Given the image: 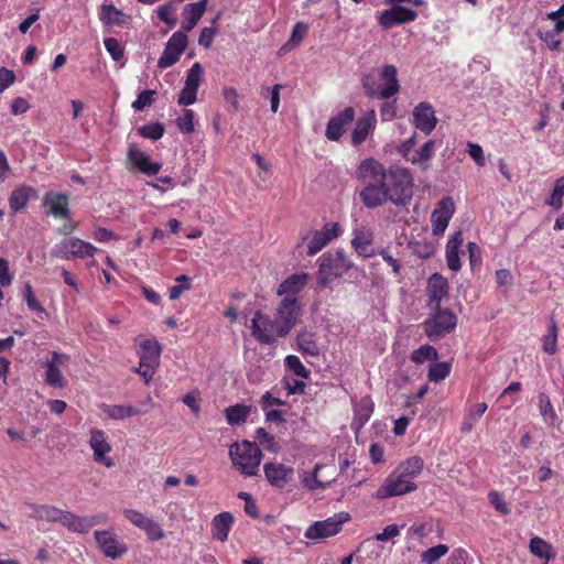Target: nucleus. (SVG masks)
Listing matches in <instances>:
<instances>
[{"label":"nucleus","instance_id":"1","mask_svg":"<svg viewBox=\"0 0 564 564\" xmlns=\"http://www.w3.org/2000/svg\"><path fill=\"white\" fill-rule=\"evenodd\" d=\"M358 176L365 186L359 193L361 203L370 209L391 202L405 206L413 195V177L406 167L391 165L384 167L379 161L368 158L358 167Z\"/></svg>","mask_w":564,"mask_h":564},{"label":"nucleus","instance_id":"2","mask_svg":"<svg viewBox=\"0 0 564 564\" xmlns=\"http://www.w3.org/2000/svg\"><path fill=\"white\" fill-rule=\"evenodd\" d=\"M397 73L395 66L384 65L378 79L372 75L364 76L362 87L365 94L368 97L379 99H388L394 96L400 89Z\"/></svg>","mask_w":564,"mask_h":564},{"label":"nucleus","instance_id":"3","mask_svg":"<svg viewBox=\"0 0 564 564\" xmlns=\"http://www.w3.org/2000/svg\"><path fill=\"white\" fill-rule=\"evenodd\" d=\"M317 283L322 288H328L333 280L343 276L352 268V262L341 251L324 253L319 259Z\"/></svg>","mask_w":564,"mask_h":564},{"label":"nucleus","instance_id":"4","mask_svg":"<svg viewBox=\"0 0 564 564\" xmlns=\"http://www.w3.org/2000/svg\"><path fill=\"white\" fill-rule=\"evenodd\" d=\"M232 465L246 476H256L262 459V453L256 443L243 441L229 448Z\"/></svg>","mask_w":564,"mask_h":564},{"label":"nucleus","instance_id":"5","mask_svg":"<svg viewBox=\"0 0 564 564\" xmlns=\"http://www.w3.org/2000/svg\"><path fill=\"white\" fill-rule=\"evenodd\" d=\"M349 520L348 512L335 513L325 520L313 522L305 530L304 536L314 543L324 542L326 539L337 535Z\"/></svg>","mask_w":564,"mask_h":564},{"label":"nucleus","instance_id":"6","mask_svg":"<svg viewBox=\"0 0 564 564\" xmlns=\"http://www.w3.org/2000/svg\"><path fill=\"white\" fill-rule=\"evenodd\" d=\"M435 312L423 323L425 335L440 339L456 328L457 316L448 308L434 307Z\"/></svg>","mask_w":564,"mask_h":564},{"label":"nucleus","instance_id":"7","mask_svg":"<svg viewBox=\"0 0 564 564\" xmlns=\"http://www.w3.org/2000/svg\"><path fill=\"white\" fill-rule=\"evenodd\" d=\"M98 249L91 243L76 237H68L61 240L52 249V256L64 259H85L93 257Z\"/></svg>","mask_w":564,"mask_h":564},{"label":"nucleus","instance_id":"8","mask_svg":"<svg viewBox=\"0 0 564 564\" xmlns=\"http://www.w3.org/2000/svg\"><path fill=\"white\" fill-rule=\"evenodd\" d=\"M250 328L252 336L264 345H271L275 343L276 338L286 336L280 333L279 323L275 318L272 319L261 311L254 313Z\"/></svg>","mask_w":564,"mask_h":564},{"label":"nucleus","instance_id":"9","mask_svg":"<svg viewBox=\"0 0 564 564\" xmlns=\"http://www.w3.org/2000/svg\"><path fill=\"white\" fill-rule=\"evenodd\" d=\"M25 507L30 510L29 516L31 518L47 522H58L73 531L74 513L51 505L26 502Z\"/></svg>","mask_w":564,"mask_h":564},{"label":"nucleus","instance_id":"10","mask_svg":"<svg viewBox=\"0 0 564 564\" xmlns=\"http://www.w3.org/2000/svg\"><path fill=\"white\" fill-rule=\"evenodd\" d=\"M417 488L414 481L406 480L394 469L384 479L377 489L375 498L379 500L388 499L395 496H402L415 491Z\"/></svg>","mask_w":564,"mask_h":564},{"label":"nucleus","instance_id":"11","mask_svg":"<svg viewBox=\"0 0 564 564\" xmlns=\"http://www.w3.org/2000/svg\"><path fill=\"white\" fill-rule=\"evenodd\" d=\"M301 316V306L297 297L285 296L279 304L275 313V321L279 323L280 333L288 335L296 325Z\"/></svg>","mask_w":564,"mask_h":564},{"label":"nucleus","instance_id":"12","mask_svg":"<svg viewBox=\"0 0 564 564\" xmlns=\"http://www.w3.org/2000/svg\"><path fill=\"white\" fill-rule=\"evenodd\" d=\"M187 46V36L184 32L176 31L169 39L165 48L158 61L160 68H167L178 62Z\"/></svg>","mask_w":564,"mask_h":564},{"label":"nucleus","instance_id":"13","mask_svg":"<svg viewBox=\"0 0 564 564\" xmlns=\"http://www.w3.org/2000/svg\"><path fill=\"white\" fill-rule=\"evenodd\" d=\"M391 9L384 10L378 17L379 24L388 30L398 24H404L414 21L417 12L399 3H390Z\"/></svg>","mask_w":564,"mask_h":564},{"label":"nucleus","instance_id":"14","mask_svg":"<svg viewBox=\"0 0 564 564\" xmlns=\"http://www.w3.org/2000/svg\"><path fill=\"white\" fill-rule=\"evenodd\" d=\"M69 361V356L53 351L52 358L45 362L46 371L44 380L45 382L54 388H65L67 380L62 375L61 369L65 367Z\"/></svg>","mask_w":564,"mask_h":564},{"label":"nucleus","instance_id":"15","mask_svg":"<svg viewBox=\"0 0 564 564\" xmlns=\"http://www.w3.org/2000/svg\"><path fill=\"white\" fill-rule=\"evenodd\" d=\"M455 212L452 197H444L438 202L431 215L432 231L434 236H441L446 230Z\"/></svg>","mask_w":564,"mask_h":564},{"label":"nucleus","instance_id":"16","mask_svg":"<svg viewBox=\"0 0 564 564\" xmlns=\"http://www.w3.org/2000/svg\"><path fill=\"white\" fill-rule=\"evenodd\" d=\"M94 535L101 552L108 557L116 560L128 551L126 544L120 542L110 531L97 530Z\"/></svg>","mask_w":564,"mask_h":564},{"label":"nucleus","instance_id":"17","mask_svg":"<svg viewBox=\"0 0 564 564\" xmlns=\"http://www.w3.org/2000/svg\"><path fill=\"white\" fill-rule=\"evenodd\" d=\"M263 470L269 484L275 488H284L294 476L293 467L278 462L265 463Z\"/></svg>","mask_w":564,"mask_h":564},{"label":"nucleus","instance_id":"18","mask_svg":"<svg viewBox=\"0 0 564 564\" xmlns=\"http://www.w3.org/2000/svg\"><path fill=\"white\" fill-rule=\"evenodd\" d=\"M355 110L352 107H346L343 111L332 117L326 126V138L330 141H338L344 134L346 127L352 122Z\"/></svg>","mask_w":564,"mask_h":564},{"label":"nucleus","instance_id":"19","mask_svg":"<svg viewBox=\"0 0 564 564\" xmlns=\"http://www.w3.org/2000/svg\"><path fill=\"white\" fill-rule=\"evenodd\" d=\"M89 445L94 452V460L110 468L115 465L112 458L106 455L111 451V446L107 441V435L101 430H93L90 433Z\"/></svg>","mask_w":564,"mask_h":564},{"label":"nucleus","instance_id":"20","mask_svg":"<svg viewBox=\"0 0 564 564\" xmlns=\"http://www.w3.org/2000/svg\"><path fill=\"white\" fill-rule=\"evenodd\" d=\"M339 225L337 223L326 224L321 230H316L307 247V254L314 256L325 248L333 239L339 235Z\"/></svg>","mask_w":564,"mask_h":564},{"label":"nucleus","instance_id":"21","mask_svg":"<svg viewBox=\"0 0 564 564\" xmlns=\"http://www.w3.org/2000/svg\"><path fill=\"white\" fill-rule=\"evenodd\" d=\"M434 108L429 102H420L413 110V122L416 129L430 134L437 124Z\"/></svg>","mask_w":564,"mask_h":564},{"label":"nucleus","instance_id":"22","mask_svg":"<svg viewBox=\"0 0 564 564\" xmlns=\"http://www.w3.org/2000/svg\"><path fill=\"white\" fill-rule=\"evenodd\" d=\"M377 126V116L375 110L366 111L355 123L351 132V142L354 145L362 144Z\"/></svg>","mask_w":564,"mask_h":564},{"label":"nucleus","instance_id":"23","mask_svg":"<svg viewBox=\"0 0 564 564\" xmlns=\"http://www.w3.org/2000/svg\"><path fill=\"white\" fill-rule=\"evenodd\" d=\"M43 202L48 208L47 214L59 219L69 218L68 196L66 194L48 192L44 196Z\"/></svg>","mask_w":564,"mask_h":564},{"label":"nucleus","instance_id":"24","mask_svg":"<svg viewBox=\"0 0 564 564\" xmlns=\"http://www.w3.org/2000/svg\"><path fill=\"white\" fill-rule=\"evenodd\" d=\"M373 241V232L366 226H357L352 230L351 246L358 254L370 258L375 256V251L369 250Z\"/></svg>","mask_w":564,"mask_h":564},{"label":"nucleus","instance_id":"25","mask_svg":"<svg viewBox=\"0 0 564 564\" xmlns=\"http://www.w3.org/2000/svg\"><path fill=\"white\" fill-rule=\"evenodd\" d=\"M206 7L207 0H198L197 2L187 3L183 10L184 22L180 31L185 34L186 32L192 31L205 13Z\"/></svg>","mask_w":564,"mask_h":564},{"label":"nucleus","instance_id":"26","mask_svg":"<svg viewBox=\"0 0 564 564\" xmlns=\"http://www.w3.org/2000/svg\"><path fill=\"white\" fill-rule=\"evenodd\" d=\"M448 293L447 280L438 273H434L427 282L429 302L432 307H438L442 300Z\"/></svg>","mask_w":564,"mask_h":564},{"label":"nucleus","instance_id":"27","mask_svg":"<svg viewBox=\"0 0 564 564\" xmlns=\"http://www.w3.org/2000/svg\"><path fill=\"white\" fill-rule=\"evenodd\" d=\"M129 160L140 172L147 175H155L162 167L161 163L152 162L148 154L135 147L129 149Z\"/></svg>","mask_w":564,"mask_h":564},{"label":"nucleus","instance_id":"28","mask_svg":"<svg viewBox=\"0 0 564 564\" xmlns=\"http://www.w3.org/2000/svg\"><path fill=\"white\" fill-rule=\"evenodd\" d=\"M308 281L307 273H294L285 279L278 288L276 293L280 296L296 297V295L305 288Z\"/></svg>","mask_w":564,"mask_h":564},{"label":"nucleus","instance_id":"29","mask_svg":"<svg viewBox=\"0 0 564 564\" xmlns=\"http://www.w3.org/2000/svg\"><path fill=\"white\" fill-rule=\"evenodd\" d=\"M138 355L141 366L158 367L160 362L161 347L156 340L145 339L140 343Z\"/></svg>","mask_w":564,"mask_h":564},{"label":"nucleus","instance_id":"30","mask_svg":"<svg viewBox=\"0 0 564 564\" xmlns=\"http://www.w3.org/2000/svg\"><path fill=\"white\" fill-rule=\"evenodd\" d=\"M463 234L460 230H458L449 237L446 245V263L447 267L454 272L459 271L462 268L459 260V248L463 245Z\"/></svg>","mask_w":564,"mask_h":564},{"label":"nucleus","instance_id":"31","mask_svg":"<svg viewBox=\"0 0 564 564\" xmlns=\"http://www.w3.org/2000/svg\"><path fill=\"white\" fill-rule=\"evenodd\" d=\"M99 19L105 28L110 29L112 26H123L130 18L113 4H102Z\"/></svg>","mask_w":564,"mask_h":564},{"label":"nucleus","instance_id":"32","mask_svg":"<svg viewBox=\"0 0 564 564\" xmlns=\"http://www.w3.org/2000/svg\"><path fill=\"white\" fill-rule=\"evenodd\" d=\"M234 524V517L230 512H221L212 521L213 538L218 541H226Z\"/></svg>","mask_w":564,"mask_h":564},{"label":"nucleus","instance_id":"33","mask_svg":"<svg viewBox=\"0 0 564 564\" xmlns=\"http://www.w3.org/2000/svg\"><path fill=\"white\" fill-rule=\"evenodd\" d=\"M296 345L303 355L317 357L321 352L316 334L307 329H302L297 333Z\"/></svg>","mask_w":564,"mask_h":564},{"label":"nucleus","instance_id":"34","mask_svg":"<svg viewBox=\"0 0 564 564\" xmlns=\"http://www.w3.org/2000/svg\"><path fill=\"white\" fill-rule=\"evenodd\" d=\"M435 145L436 143L434 140L426 141L420 149L413 152L411 158H409V162L419 166L422 171H426L430 167L432 158L434 156Z\"/></svg>","mask_w":564,"mask_h":564},{"label":"nucleus","instance_id":"35","mask_svg":"<svg viewBox=\"0 0 564 564\" xmlns=\"http://www.w3.org/2000/svg\"><path fill=\"white\" fill-rule=\"evenodd\" d=\"M100 409L108 419L111 420H124L127 417L135 416L142 413L138 408L131 404H106L102 403Z\"/></svg>","mask_w":564,"mask_h":564},{"label":"nucleus","instance_id":"36","mask_svg":"<svg viewBox=\"0 0 564 564\" xmlns=\"http://www.w3.org/2000/svg\"><path fill=\"white\" fill-rule=\"evenodd\" d=\"M424 463L419 456H412L400 463L394 469L406 480L413 481L423 470Z\"/></svg>","mask_w":564,"mask_h":564},{"label":"nucleus","instance_id":"37","mask_svg":"<svg viewBox=\"0 0 564 564\" xmlns=\"http://www.w3.org/2000/svg\"><path fill=\"white\" fill-rule=\"evenodd\" d=\"M36 198V192L30 186H23L12 192L9 203L13 212L23 209L29 200Z\"/></svg>","mask_w":564,"mask_h":564},{"label":"nucleus","instance_id":"38","mask_svg":"<svg viewBox=\"0 0 564 564\" xmlns=\"http://www.w3.org/2000/svg\"><path fill=\"white\" fill-rule=\"evenodd\" d=\"M107 521L106 514H94L89 517H79L74 514L73 532L86 533L93 527L101 524Z\"/></svg>","mask_w":564,"mask_h":564},{"label":"nucleus","instance_id":"39","mask_svg":"<svg viewBox=\"0 0 564 564\" xmlns=\"http://www.w3.org/2000/svg\"><path fill=\"white\" fill-rule=\"evenodd\" d=\"M251 413V406L237 403L235 405H230L225 410V415L227 419V422L230 425H239L247 421Z\"/></svg>","mask_w":564,"mask_h":564},{"label":"nucleus","instance_id":"40","mask_svg":"<svg viewBox=\"0 0 564 564\" xmlns=\"http://www.w3.org/2000/svg\"><path fill=\"white\" fill-rule=\"evenodd\" d=\"M487 408L488 405L485 402H479L471 405L464 416V421L462 423V432L469 433L478 420L486 412Z\"/></svg>","mask_w":564,"mask_h":564},{"label":"nucleus","instance_id":"41","mask_svg":"<svg viewBox=\"0 0 564 564\" xmlns=\"http://www.w3.org/2000/svg\"><path fill=\"white\" fill-rule=\"evenodd\" d=\"M308 25L304 22H297L293 29L289 41L280 48V54L294 50L306 36Z\"/></svg>","mask_w":564,"mask_h":564},{"label":"nucleus","instance_id":"42","mask_svg":"<svg viewBox=\"0 0 564 564\" xmlns=\"http://www.w3.org/2000/svg\"><path fill=\"white\" fill-rule=\"evenodd\" d=\"M558 327L555 319L551 316L549 321L547 334L543 337V351L554 355L557 351Z\"/></svg>","mask_w":564,"mask_h":564},{"label":"nucleus","instance_id":"43","mask_svg":"<svg viewBox=\"0 0 564 564\" xmlns=\"http://www.w3.org/2000/svg\"><path fill=\"white\" fill-rule=\"evenodd\" d=\"M409 249L412 254L421 259H427L435 252V246L425 239L411 241L409 243Z\"/></svg>","mask_w":564,"mask_h":564},{"label":"nucleus","instance_id":"44","mask_svg":"<svg viewBox=\"0 0 564 564\" xmlns=\"http://www.w3.org/2000/svg\"><path fill=\"white\" fill-rule=\"evenodd\" d=\"M530 551L533 555L546 561L554 556L551 545L539 536H534L530 540Z\"/></svg>","mask_w":564,"mask_h":564},{"label":"nucleus","instance_id":"45","mask_svg":"<svg viewBox=\"0 0 564 564\" xmlns=\"http://www.w3.org/2000/svg\"><path fill=\"white\" fill-rule=\"evenodd\" d=\"M437 350L430 345H423L411 354V360L416 365H422L427 360H436Z\"/></svg>","mask_w":564,"mask_h":564},{"label":"nucleus","instance_id":"46","mask_svg":"<svg viewBox=\"0 0 564 564\" xmlns=\"http://www.w3.org/2000/svg\"><path fill=\"white\" fill-rule=\"evenodd\" d=\"M203 77V67L196 62L192 65L186 74L185 87L198 90Z\"/></svg>","mask_w":564,"mask_h":564},{"label":"nucleus","instance_id":"47","mask_svg":"<svg viewBox=\"0 0 564 564\" xmlns=\"http://www.w3.org/2000/svg\"><path fill=\"white\" fill-rule=\"evenodd\" d=\"M285 367L291 370L295 376L307 379L310 376V371L302 364L300 358L294 355H289L284 359Z\"/></svg>","mask_w":564,"mask_h":564},{"label":"nucleus","instance_id":"48","mask_svg":"<svg viewBox=\"0 0 564 564\" xmlns=\"http://www.w3.org/2000/svg\"><path fill=\"white\" fill-rule=\"evenodd\" d=\"M448 552V546L438 544L424 551L421 555L422 563L434 564Z\"/></svg>","mask_w":564,"mask_h":564},{"label":"nucleus","instance_id":"49","mask_svg":"<svg viewBox=\"0 0 564 564\" xmlns=\"http://www.w3.org/2000/svg\"><path fill=\"white\" fill-rule=\"evenodd\" d=\"M451 372V366L447 362H434L429 369V380L438 382L444 380Z\"/></svg>","mask_w":564,"mask_h":564},{"label":"nucleus","instance_id":"50","mask_svg":"<svg viewBox=\"0 0 564 564\" xmlns=\"http://www.w3.org/2000/svg\"><path fill=\"white\" fill-rule=\"evenodd\" d=\"M563 196H564V176L557 178L554 184V189L551 194V197L546 200V204L552 206L554 209L558 210L563 205Z\"/></svg>","mask_w":564,"mask_h":564},{"label":"nucleus","instance_id":"51","mask_svg":"<svg viewBox=\"0 0 564 564\" xmlns=\"http://www.w3.org/2000/svg\"><path fill=\"white\" fill-rule=\"evenodd\" d=\"M321 466L319 465H316L314 467V470L312 473H307V471H304L302 475H301V480H302V484L305 488H307L308 490H316V489H319V488H325V486L323 485V482H321L318 479H317V473L319 470Z\"/></svg>","mask_w":564,"mask_h":564},{"label":"nucleus","instance_id":"52","mask_svg":"<svg viewBox=\"0 0 564 564\" xmlns=\"http://www.w3.org/2000/svg\"><path fill=\"white\" fill-rule=\"evenodd\" d=\"M158 17L161 21L166 23L170 26H174L176 24L175 18V7L172 2L164 3L160 6L156 10Z\"/></svg>","mask_w":564,"mask_h":564},{"label":"nucleus","instance_id":"53","mask_svg":"<svg viewBox=\"0 0 564 564\" xmlns=\"http://www.w3.org/2000/svg\"><path fill=\"white\" fill-rule=\"evenodd\" d=\"M141 530H143L148 538L153 541L162 540L165 535L161 525L150 517L144 522V527H142Z\"/></svg>","mask_w":564,"mask_h":564},{"label":"nucleus","instance_id":"54","mask_svg":"<svg viewBox=\"0 0 564 564\" xmlns=\"http://www.w3.org/2000/svg\"><path fill=\"white\" fill-rule=\"evenodd\" d=\"M177 128L183 133H192L195 129L194 126V111L191 109L184 110L183 115L180 116L176 120Z\"/></svg>","mask_w":564,"mask_h":564},{"label":"nucleus","instance_id":"55","mask_svg":"<svg viewBox=\"0 0 564 564\" xmlns=\"http://www.w3.org/2000/svg\"><path fill=\"white\" fill-rule=\"evenodd\" d=\"M139 133L150 140H159L164 134V127L161 123L145 124L139 129Z\"/></svg>","mask_w":564,"mask_h":564},{"label":"nucleus","instance_id":"56","mask_svg":"<svg viewBox=\"0 0 564 564\" xmlns=\"http://www.w3.org/2000/svg\"><path fill=\"white\" fill-rule=\"evenodd\" d=\"M104 45L113 61L119 62L123 58V47L118 40L113 37H107L104 40Z\"/></svg>","mask_w":564,"mask_h":564},{"label":"nucleus","instance_id":"57","mask_svg":"<svg viewBox=\"0 0 564 564\" xmlns=\"http://www.w3.org/2000/svg\"><path fill=\"white\" fill-rule=\"evenodd\" d=\"M356 420H359L361 424L367 422L372 413V403L369 398H362L356 408Z\"/></svg>","mask_w":564,"mask_h":564},{"label":"nucleus","instance_id":"58","mask_svg":"<svg viewBox=\"0 0 564 564\" xmlns=\"http://www.w3.org/2000/svg\"><path fill=\"white\" fill-rule=\"evenodd\" d=\"M488 498L490 503L495 507V509L501 514H509L510 508L508 503L503 500L502 496L498 491H490L488 494Z\"/></svg>","mask_w":564,"mask_h":564},{"label":"nucleus","instance_id":"59","mask_svg":"<svg viewBox=\"0 0 564 564\" xmlns=\"http://www.w3.org/2000/svg\"><path fill=\"white\" fill-rule=\"evenodd\" d=\"M375 254H379L382 257V259L387 262L389 267H391L392 272L395 275L400 274L401 271V263L398 259H395L388 249L381 248L377 251H375Z\"/></svg>","mask_w":564,"mask_h":564},{"label":"nucleus","instance_id":"60","mask_svg":"<svg viewBox=\"0 0 564 564\" xmlns=\"http://www.w3.org/2000/svg\"><path fill=\"white\" fill-rule=\"evenodd\" d=\"M154 90H143L139 94L138 98L132 102V108L135 110H143L153 102Z\"/></svg>","mask_w":564,"mask_h":564},{"label":"nucleus","instance_id":"61","mask_svg":"<svg viewBox=\"0 0 564 564\" xmlns=\"http://www.w3.org/2000/svg\"><path fill=\"white\" fill-rule=\"evenodd\" d=\"M539 409H540L541 415L545 420H547L549 417H551V419L555 417V412H554L553 405L550 401V398L544 393H541L539 395Z\"/></svg>","mask_w":564,"mask_h":564},{"label":"nucleus","instance_id":"62","mask_svg":"<svg viewBox=\"0 0 564 564\" xmlns=\"http://www.w3.org/2000/svg\"><path fill=\"white\" fill-rule=\"evenodd\" d=\"M496 282L503 291H508L513 283V276L509 270L499 269L496 271Z\"/></svg>","mask_w":564,"mask_h":564},{"label":"nucleus","instance_id":"63","mask_svg":"<svg viewBox=\"0 0 564 564\" xmlns=\"http://www.w3.org/2000/svg\"><path fill=\"white\" fill-rule=\"evenodd\" d=\"M538 35H539V39L542 42H544L547 45V47L552 51L557 50V47L561 44V40L557 36L558 34L556 32H554L553 30L545 31V32L540 31L538 33Z\"/></svg>","mask_w":564,"mask_h":564},{"label":"nucleus","instance_id":"64","mask_svg":"<svg viewBox=\"0 0 564 564\" xmlns=\"http://www.w3.org/2000/svg\"><path fill=\"white\" fill-rule=\"evenodd\" d=\"M123 516L137 528L141 529L144 527V522L148 520L149 517L144 516L138 510L134 509H126L123 511Z\"/></svg>","mask_w":564,"mask_h":564}]
</instances>
